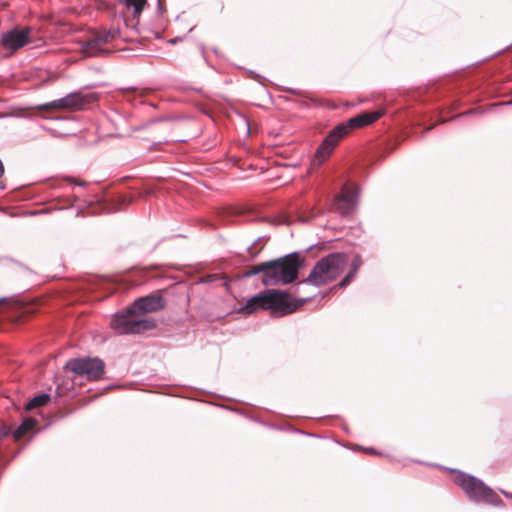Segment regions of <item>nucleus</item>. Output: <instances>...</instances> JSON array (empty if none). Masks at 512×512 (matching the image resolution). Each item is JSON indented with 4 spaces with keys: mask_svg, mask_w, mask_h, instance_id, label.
<instances>
[{
    "mask_svg": "<svg viewBox=\"0 0 512 512\" xmlns=\"http://www.w3.org/2000/svg\"><path fill=\"white\" fill-rule=\"evenodd\" d=\"M305 266V258L294 252L276 260L258 264L262 282L266 286L291 284L298 279L299 270Z\"/></svg>",
    "mask_w": 512,
    "mask_h": 512,
    "instance_id": "f257e3e1",
    "label": "nucleus"
},
{
    "mask_svg": "<svg viewBox=\"0 0 512 512\" xmlns=\"http://www.w3.org/2000/svg\"><path fill=\"white\" fill-rule=\"evenodd\" d=\"M383 114V110L364 112L350 118L346 123L337 125L332 131L329 132L327 137L316 150L313 164L318 166L321 165L332 154L340 140L349 135L353 129L370 125L382 117Z\"/></svg>",
    "mask_w": 512,
    "mask_h": 512,
    "instance_id": "f03ea898",
    "label": "nucleus"
},
{
    "mask_svg": "<svg viewBox=\"0 0 512 512\" xmlns=\"http://www.w3.org/2000/svg\"><path fill=\"white\" fill-rule=\"evenodd\" d=\"M307 301L285 290L266 289L258 294V309L268 311L273 318H282L302 309Z\"/></svg>",
    "mask_w": 512,
    "mask_h": 512,
    "instance_id": "7ed1b4c3",
    "label": "nucleus"
},
{
    "mask_svg": "<svg viewBox=\"0 0 512 512\" xmlns=\"http://www.w3.org/2000/svg\"><path fill=\"white\" fill-rule=\"evenodd\" d=\"M347 265V256L344 253H332L321 258L311 270L303 283L315 286L326 285L339 277Z\"/></svg>",
    "mask_w": 512,
    "mask_h": 512,
    "instance_id": "20e7f679",
    "label": "nucleus"
},
{
    "mask_svg": "<svg viewBox=\"0 0 512 512\" xmlns=\"http://www.w3.org/2000/svg\"><path fill=\"white\" fill-rule=\"evenodd\" d=\"M455 483L476 502H484L492 506L503 504L501 498L490 487L474 476L460 473L455 477Z\"/></svg>",
    "mask_w": 512,
    "mask_h": 512,
    "instance_id": "39448f33",
    "label": "nucleus"
},
{
    "mask_svg": "<svg viewBox=\"0 0 512 512\" xmlns=\"http://www.w3.org/2000/svg\"><path fill=\"white\" fill-rule=\"evenodd\" d=\"M455 483L476 502H484L492 506L503 504L501 498L490 487L474 476L460 473L455 477Z\"/></svg>",
    "mask_w": 512,
    "mask_h": 512,
    "instance_id": "423d86ee",
    "label": "nucleus"
},
{
    "mask_svg": "<svg viewBox=\"0 0 512 512\" xmlns=\"http://www.w3.org/2000/svg\"><path fill=\"white\" fill-rule=\"evenodd\" d=\"M132 307L118 312L110 322L111 328L118 334H140L155 327V322L149 319H139Z\"/></svg>",
    "mask_w": 512,
    "mask_h": 512,
    "instance_id": "0eeeda50",
    "label": "nucleus"
},
{
    "mask_svg": "<svg viewBox=\"0 0 512 512\" xmlns=\"http://www.w3.org/2000/svg\"><path fill=\"white\" fill-rule=\"evenodd\" d=\"M65 368L87 380L100 379L105 372V363L98 357L73 358L67 361Z\"/></svg>",
    "mask_w": 512,
    "mask_h": 512,
    "instance_id": "6e6552de",
    "label": "nucleus"
},
{
    "mask_svg": "<svg viewBox=\"0 0 512 512\" xmlns=\"http://www.w3.org/2000/svg\"><path fill=\"white\" fill-rule=\"evenodd\" d=\"M30 27L14 28L2 35L1 43L5 49L16 51L29 43Z\"/></svg>",
    "mask_w": 512,
    "mask_h": 512,
    "instance_id": "1a4fd4ad",
    "label": "nucleus"
},
{
    "mask_svg": "<svg viewBox=\"0 0 512 512\" xmlns=\"http://www.w3.org/2000/svg\"><path fill=\"white\" fill-rule=\"evenodd\" d=\"M357 187H343L341 194L336 198L335 207L342 215L350 213L357 204Z\"/></svg>",
    "mask_w": 512,
    "mask_h": 512,
    "instance_id": "9d476101",
    "label": "nucleus"
},
{
    "mask_svg": "<svg viewBox=\"0 0 512 512\" xmlns=\"http://www.w3.org/2000/svg\"><path fill=\"white\" fill-rule=\"evenodd\" d=\"M165 301L161 295L151 294L140 297L132 304V309L137 313H150L162 309Z\"/></svg>",
    "mask_w": 512,
    "mask_h": 512,
    "instance_id": "9b49d317",
    "label": "nucleus"
},
{
    "mask_svg": "<svg viewBox=\"0 0 512 512\" xmlns=\"http://www.w3.org/2000/svg\"><path fill=\"white\" fill-rule=\"evenodd\" d=\"M113 38L114 34L112 32H105L103 34L97 35L82 45V51L85 56H97L103 52H106V50L103 49V45L111 41Z\"/></svg>",
    "mask_w": 512,
    "mask_h": 512,
    "instance_id": "f8f14e48",
    "label": "nucleus"
},
{
    "mask_svg": "<svg viewBox=\"0 0 512 512\" xmlns=\"http://www.w3.org/2000/svg\"><path fill=\"white\" fill-rule=\"evenodd\" d=\"M66 98L69 109H82L94 99L92 95L82 94L80 92H72L66 95Z\"/></svg>",
    "mask_w": 512,
    "mask_h": 512,
    "instance_id": "ddd939ff",
    "label": "nucleus"
},
{
    "mask_svg": "<svg viewBox=\"0 0 512 512\" xmlns=\"http://www.w3.org/2000/svg\"><path fill=\"white\" fill-rule=\"evenodd\" d=\"M37 422L34 418H25L22 423L12 432L15 440H19L26 435L30 430L36 426Z\"/></svg>",
    "mask_w": 512,
    "mask_h": 512,
    "instance_id": "4468645a",
    "label": "nucleus"
},
{
    "mask_svg": "<svg viewBox=\"0 0 512 512\" xmlns=\"http://www.w3.org/2000/svg\"><path fill=\"white\" fill-rule=\"evenodd\" d=\"M50 400V395L47 393H42L33 397L26 405V410H32L34 408H39L45 406Z\"/></svg>",
    "mask_w": 512,
    "mask_h": 512,
    "instance_id": "2eb2a0df",
    "label": "nucleus"
},
{
    "mask_svg": "<svg viewBox=\"0 0 512 512\" xmlns=\"http://www.w3.org/2000/svg\"><path fill=\"white\" fill-rule=\"evenodd\" d=\"M42 108L45 109V110H49V109H69L68 105H67V98H66V96L62 97L60 99H57V100H53V101L48 102L46 104H43Z\"/></svg>",
    "mask_w": 512,
    "mask_h": 512,
    "instance_id": "dca6fc26",
    "label": "nucleus"
},
{
    "mask_svg": "<svg viewBox=\"0 0 512 512\" xmlns=\"http://www.w3.org/2000/svg\"><path fill=\"white\" fill-rule=\"evenodd\" d=\"M126 3H127V6L134 8L135 14H139L143 9V7L146 3V0H127Z\"/></svg>",
    "mask_w": 512,
    "mask_h": 512,
    "instance_id": "f3484780",
    "label": "nucleus"
},
{
    "mask_svg": "<svg viewBox=\"0 0 512 512\" xmlns=\"http://www.w3.org/2000/svg\"><path fill=\"white\" fill-rule=\"evenodd\" d=\"M242 310L246 313H253L256 310V295L249 298L247 305Z\"/></svg>",
    "mask_w": 512,
    "mask_h": 512,
    "instance_id": "a211bd4d",
    "label": "nucleus"
},
{
    "mask_svg": "<svg viewBox=\"0 0 512 512\" xmlns=\"http://www.w3.org/2000/svg\"><path fill=\"white\" fill-rule=\"evenodd\" d=\"M357 272H353V268L349 271V273L345 276V278L338 284L340 287H346L353 279Z\"/></svg>",
    "mask_w": 512,
    "mask_h": 512,
    "instance_id": "6ab92c4d",
    "label": "nucleus"
},
{
    "mask_svg": "<svg viewBox=\"0 0 512 512\" xmlns=\"http://www.w3.org/2000/svg\"><path fill=\"white\" fill-rule=\"evenodd\" d=\"M11 434V428L6 424L0 425V440Z\"/></svg>",
    "mask_w": 512,
    "mask_h": 512,
    "instance_id": "aec40b11",
    "label": "nucleus"
},
{
    "mask_svg": "<svg viewBox=\"0 0 512 512\" xmlns=\"http://www.w3.org/2000/svg\"><path fill=\"white\" fill-rule=\"evenodd\" d=\"M256 275V266H251L247 271L243 272L239 277L248 278Z\"/></svg>",
    "mask_w": 512,
    "mask_h": 512,
    "instance_id": "412c9836",
    "label": "nucleus"
},
{
    "mask_svg": "<svg viewBox=\"0 0 512 512\" xmlns=\"http://www.w3.org/2000/svg\"><path fill=\"white\" fill-rule=\"evenodd\" d=\"M362 265V260L360 256H356L351 264V268H353V272H357L360 266Z\"/></svg>",
    "mask_w": 512,
    "mask_h": 512,
    "instance_id": "4be33fe9",
    "label": "nucleus"
},
{
    "mask_svg": "<svg viewBox=\"0 0 512 512\" xmlns=\"http://www.w3.org/2000/svg\"><path fill=\"white\" fill-rule=\"evenodd\" d=\"M77 185H78V186H84V185H85V183L77 182Z\"/></svg>",
    "mask_w": 512,
    "mask_h": 512,
    "instance_id": "5701e85b",
    "label": "nucleus"
},
{
    "mask_svg": "<svg viewBox=\"0 0 512 512\" xmlns=\"http://www.w3.org/2000/svg\"><path fill=\"white\" fill-rule=\"evenodd\" d=\"M3 300H4V299H3V298H1V299H0V303H1V302H3Z\"/></svg>",
    "mask_w": 512,
    "mask_h": 512,
    "instance_id": "b1692460",
    "label": "nucleus"
}]
</instances>
